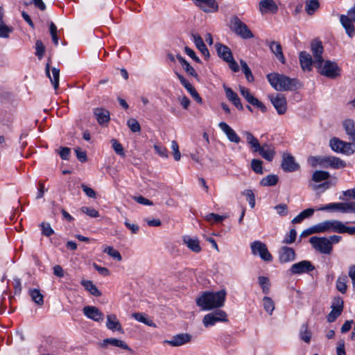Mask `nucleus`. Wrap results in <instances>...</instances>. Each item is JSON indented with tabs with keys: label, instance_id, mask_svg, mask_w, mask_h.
I'll return each instance as SVG.
<instances>
[{
	"label": "nucleus",
	"instance_id": "nucleus-1",
	"mask_svg": "<svg viewBox=\"0 0 355 355\" xmlns=\"http://www.w3.org/2000/svg\"><path fill=\"white\" fill-rule=\"evenodd\" d=\"M226 295L224 289L217 292H205L196 299V304L205 311L218 309L223 306Z\"/></svg>",
	"mask_w": 355,
	"mask_h": 355
},
{
	"label": "nucleus",
	"instance_id": "nucleus-2",
	"mask_svg": "<svg viewBox=\"0 0 355 355\" xmlns=\"http://www.w3.org/2000/svg\"><path fill=\"white\" fill-rule=\"evenodd\" d=\"M267 79L270 85L277 91H292L301 87L297 79L291 78L278 73L268 74Z\"/></svg>",
	"mask_w": 355,
	"mask_h": 355
},
{
	"label": "nucleus",
	"instance_id": "nucleus-3",
	"mask_svg": "<svg viewBox=\"0 0 355 355\" xmlns=\"http://www.w3.org/2000/svg\"><path fill=\"white\" fill-rule=\"evenodd\" d=\"M245 135L246 141L253 152L259 153L267 161L271 162L273 159L275 155L273 147L267 144L261 146L258 139L250 132H245Z\"/></svg>",
	"mask_w": 355,
	"mask_h": 355
},
{
	"label": "nucleus",
	"instance_id": "nucleus-4",
	"mask_svg": "<svg viewBox=\"0 0 355 355\" xmlns=\"http://www.w3.org/2000/svg\"><path fill=\"white\" fill-rule=\"evenodd\" d=\"M320 233L335 232L338 234L347 233L349 235H355V227H348L339 220H326L319 223Z\"/></svg>",
	"mask_w": 355,
	"mask_h": 355
},
{
	"label": "nucleus",
	"instance_id": "nucleus-5",
	"mask_svg": "<svg viewBox=\"0 0 355 355\" xmlns=\"http://www.w3.org/2000/svg\"><path fill=\"white\" fill-rule=\"evenodd\" d=\"M329 146L333 151L346 155H351L355 151L354 144L344 141L337 137L330 139Z\"/></svg>",
	"mask_w": 355,
	"mask_h": 355
},
{
	"label": "nucleus",
	"instance_id": "nucleus-6",
	"mask_svg": "<svg viewBox=\"0 0 355 355\" xmlns=\"http://www.w3.org/2000/svg\"><path fill=\"white\" fill-rule=\"evenodd\" d=\"M319 73L326 77L335 78L340 75V68L335 62L330 60L322 61L320 64H316Z\"/></svg>",
	"mask_w": 355,
	"mask_h": 355
},
{
	"label": "nucleus",
	"instance_id": "nucleus-7",
	"mask_svg": "<svg viewBox=\"0 0 355 355\" xmlns=\"http://www.w3.org/2000/svg\"><path fill=\"white\" fill-rule=\"evenodd\" d=\"M231 28L237 35L243 39H250L254 37L248 26L237 16H234L231 19Z\"/></svg>",
	"mask_w": 355,
	"mask_h": 355
},
{
	"label": "nucleus",
	"instance_id": "nucleus-8",
	"mask_svg": "<svg viewBox=\"0 0 355 355\" xmlns=\"http://www.w3.org/2000/svg\"><path fill=\"white\" fill-rule=\"evenodd\" d=\"M313 247L322 254H329L333 250V246L327 237L312 236L309 240Z\"/></svg>",
	"mask_w": 355,
	"mask_h": 355
},
{
	"label": "nucleus",
	"instance_id": "nucleus-9",
	"mask_svg": "<svg viewBox=\"0 0 355 355\" xmlns=\"http://www.w3.org/2000/svg\"><path fill=\"white\" fill-rule=\"evenodd\" d=\"M250 248L253 255H259L265 261H272V256L268 250L265 243L259 241H255L250 244Z\"/></svg>",
	"mask_w": 355,
	"mask_h": 355
},
{
	"label": "nucleus",
	"instance_id": "nucleus-10",
	"mask_svg": "<svg viewBox=\"0 0 355 355\" xmlns=\"http://www.w3.org/2000/svg\"><path fill=\"white\" fill-rule=\"evenodd\" d=\"M227 321V315L224 311L217 310L205 315L203 318L202 322L205 327H209L214 325L218 322Z\"/></svg>",
	"mask_w": 355,
	"mask_h": 355
},
{
	"label": "nucleus",
	"instance_id": "nucleus-11",
	"mask_svg": "<svg viewBox=\"0 0 355 355\" xmlns=\"http://www.w3.org/2000/svg\"><path fill=\"white\" fill-rule=\"evenodd\" d=\"M281 166L285 172H293L300 167V164L295 162V157L288 153L283 154Z\"/></svg>",
	"mask_w": 355,
	"mask_h": 355
},
{
	"label": "nucleus",
	"instance_id": "nucleus-12",
	"mask_svg": "<svg viewBox=\"0 0 355 355\" xmlns=\"http://www.w3.org/2000/svg\"><path fill=\"white\" fill-rule=\"evenodd\" d=\"M313 270H315V267L310 261L303 260L293 264L290 268V272L293 275H300Z\"/></svg>",
	"mask_w": 355,
	"mask_h": 355
},
{
	"label": "nucleus",
	"instance_id": "nucleus-13",
	"mask_svg": "<svg viewBox=\"0 0 355 355\" xmlns=\"http://www.w3.org/2000/svg\"><path fill=\"white\" fill-rule=\"evenodd\" d=\"M241 94L245 98V99L252 105L255 106L258 109L261 110L262 112H266L267 109L266 107L257 98H255L250 92V90L243 86L239 87Z\"/></svg>",
	"mask_w": 355,
	"mask_h": 355
},
{
	"label": "nucleus",
	"instance_id": "nucleus-14",
	"mask_svg": "<svg viewBox=\"0 0 355 355\" xmlns=\"http://www.w3.org/2000/svg\"><path fill=\"white\" fill-rule=\"evenodd\" d=\"M311 51L314 58V64H320L322 61H324L322 58V53L324 51L322 42L318 39L313 40L311 43Z\"/></svg>",
	"mask_w": 355,
	"mask_h": 355
},
{
	"label": "nucleus",
	"instance_id": "nucleus-15",
	"mask_svg": "<svg viewBox=\"0 0 355 355\" xmlns=\"http://www.w3.org/2000/svg\"><path fill=\"white\" fill-rule=\"evenodd\" d=\"M269 98L279 114H283L287 109V103L283 94H277L275 96H270Z\"/></svg>",
	"mask_w": 355,
	"mask_h": 355
},
{
	"label": "nucleus",
	"instance_id": "nucleus-16",
	"mask_svg": "<svg viewBox=\"0 0 355 355\" xmlns=\"http://www.w3.org/2000/svg\"><path fill=\"white\" fill-rule=\"evenodd\" d=\"M322 167L332 168L334 169L343 168L346 166L345 161L335 156H324V159H322Z\"/></svg>",
	"mask_w": 355,
	"mask_h": 355
},
{
	"label": "nucleus",
	"instance_id": "nucleus-17",
	"mask_svg": "<svg viewBox=\"0 0 355 355\" xmlns=\"http://www.w3.org/2000/svg\"><path fill=\"white\" fill-rule=\"evenodd\" d=\"M83 312L88 318L100 322L103 320V313L96 306H86L83 308Z\"/></svg>",
	"mask_w": 355,
	"mask_h": 355
},
{
	"label": "nucleus",
	"instance_id": "nucleus-18",
	"mask_svg": "<svg viewBox=\"0 0 355 355\" xmlns=\"http://www.w3.org/2000/svg\"><path fill=\"white\" fill-rule=\"evenodd\" d=\"M295 252L291 248L283 246L279 251V259L281 263H288L294 261Z\"/></svg>",
	"mask_w": 355,
	"mask_h": 355
},
{
	"label": "nucleus",
	"instance_id": "nucleus-19",
	"mask_svg": "<svg viewBox=\"0 0 355 355\" xmlns=\"http://www.w3.org/2000/svg\"><path fill=\"white\" fill-rule=\"evenodd\" d=\"M194 3L205 12H216L218 4L215 0H192Z\"/></svg>",
	"mask_w": 355,
	"mask_h": 355
},
{
	"label": "nucleus",
	"instance_id": "nucleus-20",
	"mask_svg": "<svg viewBox=\"0 0 355 355\" xmlns=\"http://www.w3.org/2000/svg\"><path fill=\"white\" fill-rule=\"evenodd\" d=\"M220 128L223 130V132L226 135L227 139L231 142H234L238 144L240 142L241 139L236 132L225 122H220L218 124Z\"/></svg>",
	"mask_w": 355,
	"mask_h": 355
},
{
	"label": "nucleus",
	"instance_id": "nucleus-21",
	"mask_svg": "<svg viewBox=\"0 0 355 355\" xmlns=\"http://www.w3.org/2000/svg\"><path fill=\"white\" fill-rule=\"evenodd\" d=\"M299 60L303 71H311L312 65L314 64V60H313L311 55L309 53L306 51H301L299 54Z\"/></svg>",
	"mask_w": 355,
	"mask_h": 355
},
{
	"label": "nucleus",
	"instance_id": "nucleus-22",
	"mask_svg": "<svg viewBox=\"0 0 355 355\" xmlns=\"http://www.w3.org/2000/svg\"><path fill=\"white\" fill-rule=\"evenodd\" d=\"M51 70V75L49 64H47L45 68L46 74L49 78L55 90H57L59 87L60 69L56 67H52Z\"/></svg>",
	"mask_w": 355,
	"mask_h": 355
},
{
	"label": "nucleus",
	"instance_id": "nucleus-23",
	"mask_svg": "<svg viewBox=\"0 0 355 355\" xmlns=\"http://www.w3.org/2000/svg\"><path fill=\"white\" fill-rule=\"evenodd\" d=\"M191 336L188 334H180L174 336L171 340L166 343L171 346L178 347L184 345L191 340Z\"/></svg>",
	"mask_w": 355,
	"mask_h": 355
},
{
	"label": "nucleus",
	"instance_id": "nucleus-24",
	"mask_svg": "<svg viewBox=\"0 0 355 355\" xmlns=\"http://www.w3.org/2000/svg\"><path fill=\"white\" fill-rule=\"evenodd\" d=\"M183 242L191 251L198 253L201 251L200 241L197 237L186 235L183 236Z\"/></svg>",
	"mask_w": 355,
	"mask_h": 355
},
{
	"label": "nucleus",
	"instance_id": "nucleus-25",
	"mask_svg": "<svg viewBox=\"0 0 355 355\" xmlns=\"http://www.w3.org/2000/svg\"><path fill=\"white\" fill-rule=\"evenodd\" d=\"M106 327L111 331H118L123 333L121 323L115 314H110L107 315Z\"/></svg>",
	"mask_w": 355,
	"mask_h": 355
},
{
	"label": "nucleus",
	"instance_id": "nucleus-26",
	"mask_svg": "<svg viewBox=\"0 0 355 355\" xmlns=\"http://www.w3.org/2000/svg\"><path fill=\"white\" fill-rule=\"evenodd\" d=\"M268 46L270 51L274 53L275 57L282 63L284 64L286 62L284 55L282 51V47L279 42L275 41H271L268 42Z\"/></svg>",
	"mask_w": 355,
	"mask_h": 355
},
{
	"label": "nucleus",
	"instance_id": "nucleus-27",
	"mask_svg": "<svg viewBox=\"0 0 355 355\" xmlns=\"http://www.w3.org/2000/svg\"><path fill=\"white\" fill-rule=\"evenodd\" d=\"M94 114L100 125H103L104 123H108L110 119L109 111L104 108H95L94 110Z\"/></svg>",
	"mask_w": 355,
	"mask_h": 355
},
{
	"label": "nucleus",
	"instance_id": "nucleus-28",
	"mask_svg": "<svg viewBox=\"0 0 355 355\" xmlns=\"http://www.w3.org/2000/svg\"><path fill=\"white\" fill-rule=\"evenodd\" d=\"M107 345H111L115 347H118L119 348H121L123 349H125L129 351L130 353H133V351L131 348L128 347V345L126 344V343L122 340H119L117 338H106L104 339L103 341V347H106Z\"/></svg>",
	"mask_w": 355,
	"mask_h": 355
},
{
	"label": "nucleus",
	"instance_id": "nucleus-29",
	"mask_svg": "<svg viewBox=\"0 0 355 355\" xmlns=\"http://www.w3.org/2000/svg\"><path fill=\"white\" fill-rule=\"evenodd\" d=\"M224 89L228 100L231 101L239 110H243V107L237 94L230 87H224Z\"/></svg>",
	"mask_w": 355,
	"mask_h": 355
},
{
	"label": "nucleus",
	"instance_id": "nucleus-30",
	"mask_svg": "<svg viewBox=\"0 0 355 355\" xmlns=\"http://www.w3.org/2000/svg\"><path fill=\"white\" fill-rule=\"evenodd\" d=\"M192 38L197 49L202 53V54L205 56V58H209V52L206 45L205 44L202 37L198 34H193Z\"/></svg>",
	"mask_w": 355,
	"mask_h": 355
},
{
	"label": "nucleus",
	"instance_id": "nucleus-31",
	"mask_svg": "<svg viewBox=\"0 0 355 355\" xmlns=\"http://www.w3.org/2000/svg\"><path fill=\"white\" fill-rule=\"evenodd\" d=\"M345 202H332L317 209L318 211H339L345 213Z\"/></svg>",
	"mask_w": 355,
	"mask_h": 355
},
{
	"label": "nucleus",
	"instance_id": "nucleus-32",
	"mask_svg": "<svg viewBox=\"0 0 355 355\" xmlns=\"http://www.w3.org/2000/svg\"><path fill=\"white\" fill-rule=\"evenodd\" d=\"M216 48L218 56L223 58L225 62L233 57L232 51L228 46L221 44H216Z\"/></svg>",
	"mask_w": 355,
	"mask_h": 355
},
{
	"label": "nucleus",
	"instance_id": "nucleus-33",
	"mask_svg": "<svg viewBox=\"0 0 355 355\" xmlns=\"http://www.w3.org/2000/svg\"><path fill=\"white\" fill-rule=\"evenodd\" d=\"M259 10L261 13L268 11L276 12L277 6L273 0H261L259 2Z\"/></svg>",
	"mask_w": 355,
	"mask_h": 355
},
{
	"label": "nucleus",
	"instance_id": "nucleus-34",
	"mask_svg": "<svg viewBox=\"0 0 355 355\" xmlns=\"http://www.w3.org/2000/svg\"><path fill=\"white\" fill-rule=\"evenodd\" d=\"M176 57L185 72L189 76L197 78L198 76L193 67L180 55H177Z\"/></svg>",
	"mask_w": 355,
	"mask_h": 355
},
{
	"label": "nucleus",
	"instance_id": "nucleus-35",
	"mask_svg": "<svg viewBox=\"0 0 355 355\" xmlns=\"http://www.w3.org/2000/svg\"><path fill=\"white\" fill-rule=\"evenodd\" d=\"M300 338L302 340L309 344L311 342L312 333L309 329L307 324H304L302 325L300 332H299Z\"/></svg>",
	"mask_w": 355,
	"mask_h": 355
},
{
	"label": "nucleus",
	"instance_id": "nucleus-36",
	"mask_svg": "<svg viewBox=\"0 0 355 355\" xmlns=\"http://www.w3.org/2000/svg\"><path fill=\"white\" fill-rule=\"evenodd\" d=\"M81 284L85 287V288L88 291L90 294L94 296L99 297L101 295V293L97 288V287L93 284L92 281L89 280H82Z\"/></svg>",
	"mask_w": 355,
	"mask_h": 355
},
{
	"label": "nucleus",
	"instance_id": "nucleus-37",
	"mask_svg": "<svg viewBox=\"0 0 355 355\" xmlns=\"http://www.w3.org/2000/svg\"><path fill=\"white\" fill-rule=\"evenodd\" d=\"M348 278L346 275L343 274L340 275L336 280V288L341 293H345L347 289V282Z\"/></svg>",
	"mask_w": 355,
	"mask_h": 355
},
{
	"label": "nucleus",
	"instance_id": "nucleus-38",
	"mask_svg": "<svg viewBox=\"0 0 355 355\" xmlns=\"http://www.w3.org/2000/svg\"><path fill=\"white\" fill-rule=\"evenodd\" d=\"M258 282L264 294H269L270 291V282L268 277L264 276H259L258 277Z\"/></svg>",
	"mask_w": 355,
	"mask_h": 355
},
{
	"label": "nucleus",
	"instance_id": "nucleus-39",
	"mask_svg": "<svg viewBox=\"0 0 355 355\" xmlns=\"http://www.w3.org/2000/svg\"><path fill=\"white\" fill-rule=\"evenodd\" d=\"M330 174L324 171H316L312 175L311 180L315 182H320L329 178Z\"/></svg>",
	"mask_w": 355,
	"mask_h": 355
},
{
	"label": "nucleus",
	"instance_id": "nucleus-40",
	"mask_svg": "<svg viewBox=\"0 0 355 355\" xmlns=\"http://www.w3.org/2000/svg\"><path fill=\"white\" fill-rule=\"evenodd\" d=\"M29 295L32 300L38 305H42L44 303V297L38 289H30Z\"/></svg>",
	"mask_w": 355,
	"mask_h": 355
},
{
	"label": "nucleus",
	"instance_id": "nucleus-41",
	"mask_svg": "<svg viewBox=\"0 0 355 355\" xmlns=\"http://www.w3.org/2000/svg\"><path fill=\"white\" fill-rule=\"evenodd\" d=\"M343 128L349 138L355 133V123L352 119H346L343 123Z\"/></svg>",
	"mask_w": 355,
	"mask_h": 355
},
{
	"label": "nucleus",
	"instance_id": "nucleus-42",
	"mask_svg": "<svg viewBox=\"0 0 355 355\" xmlns=\"http://www.w3.org/2000/svg\"><path fill=\"white\" fill-rule=\"evenodd\" d=\"M13 28L11 26H7L3 21V19H0V37L8 38L10 34L12 33Z\"/></svg>",
	"mask_w": 355,
	"mask_h": 355
},
{
	"label": "nucleus",
	"instance_id": "nucleus-43",
	"mask_svg": "<svg viewBox=\"0 0 355 355\" xmlns=\"http://www.w3.org/2000/svg\"><path fill=\"white\" fill-rule=\"evenodd\" d=\"M278 182V177L276 175H268L262 178L260 182L261 185L263 187L275 186Z\"/></svg>",
	"mask_w": 355,
	"mask_h": 355
},
{
	"label": "nucleus",
	"instance_id": "nucleus-44",
	"mask_svg": "<svg viewBox=\"0 0 355 355\" xmlns=\"http://www.w3.org/2000/svg\"><path fill=\"white\" fill-rule=\"evenodd\" d=\"M263 306L269 315H272L275 309V302L270 297L266 296L263 298Z\"/></svg>",
	"mask_w": 355,
	"mask_h": 355
},
{
	"label": "nucleus",
	"instance_id": "nucleus-45",
	"mask_svg": "<svg viewBox=\"0 0 355 355\" xmlns=\"http://www.w3.org/2000/svg\"><path fill=\"white\" fill-rule=\"evenodd\" d=\"M240 63H241L242 71L244 73L247 80L248 82H253L254 76L252 75V73L250 69L249 68L248 65L247 64V63L243 60H241Z\"/></svg>",
	"mask_w": 355,
	"mask_h": 355
},
{
	"label": "nucleus",
	"instance_id": "nucleus-46",
	"mask_svg": "<svg viewBox=\"0 0 355 355\" xmlns=\"http://www.w3.org/2000/svg\"><path fill=\"white\" fill-rule=\"evenodd\" d=\"M319 8V2L318 0H311L306 3L305 10L306 12L311 15Z\"/></svg>",
	"mask_w": 355,
	"mask_h": 355
},
{
	"label": "nucleus",
	"instance_id": "nucleus-47",
	"mask_svg": "<svg viewBox=\"0 0 355 355\" xmlns=\"http://www.w3.org/2000/svg\"><path fill=\"white\" fill-rule=\"evenodd\" d=\"M103 252L107 253L111 257L116 259L117 261H121L122 259V257L119 252L111 246L105 247L103 250Z\"/></svg>",
	"mask_w": 355,
	"mask_h": 355
},
{
	"label": "nucleus",
	"instance_id": "nucleus-48",
	"mask_svg": "<svg viewBox=\"0 0 355 355\" xmlns=\"http://www.w3.org/2000/svg\"><path fill=\"white\" fill-rule=\"evenodd\" d=\"M313 234H320L319 223H317L308 229L304 230L300 234L301 237H306Z\"/></svg>",
	"mask_w": 355,
	"mask_h": 355
},
{
	"label": "nucleus",
	"instance_id": "nucleus-49",
	"mask_svg": "<svg viewBox=\"0 0 355 355\" xmlns=\"http://www.w3.org/2000/svg\"><path fill=\"white\" fill-rule=\"evenodd\" d=\"M263 162L260 159H253L251 161V168L257 174H263Z\"/></svg>",
	"mask_w": 355,
	"mask_h": 355
},
{
	"label": "nucleus",
	"instance_id": "nucleus-50",
	"mask_svg": "<svg viewBox=\"0 0 355 355\" xmlns=\"http://www.w3.org/2000/svg\"><path fill=\"white\" fill-rule=\"evenodd\" d=\"M225 218H226V216H220V215L216 214L214 213L208 214L205 217V218L207 221L211 222V223H218L223 221Z\"/></svg>",
	"mask_w": 355,
	"mask_h": 355
},
{
	"label": "nucleus",
	"instance_id": "nucleus-51",
	"mask_svg": "<svg viewBox=\"0 0 355 355\" xmlns=\"http://www.w3.org/2000/svg\"><path fill=\"white\" fill-rule=\"evenodd\" d=\"M127 125L133 132H139L141 131L140 125L137 120L135 119L131 118L128 119L127 121Z\"/></svg>",
	"mask_w": 355,
	"mask_h": 355
},
{
	"label": "nucleus",
	"instance_id": "nucleus-52",
	"mask_svg": "<svg viewBox=\"0 0 355 355\" xmlns=\"http://www.w3.org/2000/svg\"><path fill=\"white\" fill-rule=\"evenodd\" d=\"M297 232L295 229H291L288 234H286L282 241L285 244H291L296 239Z\"/></svg>",
	"mask_w": 355,
	"mask_h": 355
},
{
	"label": "nucleus",
	"instance_id": "nucleus-53",
	"mask_svg": "<svg viewBox=\"0 0 355 355\" xmlns=\"http://www.w3.org/2000/svg\"><path fill=\"white\" fill-rule=\"evenodd\" d=\"M111 143H112V146L113 149L114 150V151L116 152V153L121 156L124 157L125 156L124 149H123L122 145L116 139H114L111 140Z\"/></svg>",
	"mask_w": 355,
	"mask_h": 355
},
{
	"label": "nucleus",
	"instance_id": "nucleus-54",
	"mask_svg": "<svg viewBox=\"0 0 355 355\" xmlns=\"http://www.w3.org/2000/svg\"><path fill=\"white\" fill-rule=\"evenodd\" d=\"M80 211L92 218H96L99 216L98 211L93 207H82Z\"/></svg>",
	"mask_w": 355,
	"mask_h": 355
},
{
	"label": "nucleus",
	"instance_id": "nucleus-55",
	"mask_svg": "<svg viewBox=\"0 0 355 355\" xmlns=\"http://www.w3.org/2000/svg\"><path fill=\"white\" fill-rule=\"evenodd\" d=\"M35 49L36 55L39 58V59H41L44 56L45 52V47L41 40L36 41Z\"/></svg>",
	"mask_w": 355,
	"mask_h": 355
},
{
	"label": "nucleus",
	"instance_id": "nucleus-56",
	"mask_svg": "<svg viewBox=\"0 0 355 355\" xmlns=\"http://www.w3.org/2000/svg\"><path fill=\"white\" fill-rule=\"evenodd\" d=\"M42 232L46 236H50L54 234L53 230L51 228L49 223H42L40 225Z\"/></svg>",
	"mask_w": 355,
	"mask_h": 355
},
{
	"label": "nucleus",
	"instance_id": "nucleus-57",
	"mask_svg": "<svg viewBox=\"0 0 355 355\" xmlns=\"http://www.w3.org/2000/svg\"><path fill=\"white\" fill-rule=\"evenodd\" d=\"M343 311L337 309H331V312L328 314L327 320L329 322H334L338 316L342 313Z\"/></svg>",
	"mask_w": 355,
	"mask_h": 355
},
{
	"label": "nucleus",
	"instance_id": "nucleus-58",
	"mask_svg": "<svg viewBox=\"0 0 355 355\" xmlns=\"http://www.w3.org/2000/svg\"><path fill=\"white\" fill-rule=\"evenodd\" d=\"M243 194L246 197L247 200L249 202V205L251 208H253L255 205V198L252 190L246 189L243 192Z\"/></svg>",
	"mask_w": 355,
	"mask_h": 355
},
{
	"label": "nucleus",
	"instance_id": "nucleus-59",
	"mask_svg": "<svg viewBox=\"0 0 355 355\" xmlns=\"http://www.w3.org/2000/svg\"><path fill=\"white\" fill-rule=\"evenodd\" d=\"M132 316L137 321L143 322L148 326H152L153 322L151 320H149L147 318L145 317L144 315L140 313H135L132 314Z\"/></svg>",
	"mask_w": 355,
	"mask_h": 355
},
{
	"label": "nucleus",
	"instance_id": "nucleus-60",
	"mask_svg": "<svg viewBox=\"0 0 355 355\" xmlns=\"http://www.w3.org/2000/svg\"><path fill=\"white\" fill-rule=\"evenodd\" d=\"M171 148L175 160L179 161L181 158V153L179 150V146L176 141L173 140L171 141Z\"/></svg>",
	"mask_w": 355,
	"mask_h": 355
},
{
	"label": "nucleus",
	"instance_id": "nucleus-61",
	"mask_svg": "<svg viewBox=\"0 0 355 355\" xmlns=\"http://www.w3.org/2000/svg\"><path fill=\"white\" fill-rule=\"evenodd\" d=\"M344 306L343 300L340 297H336L334 298L331 304V309H337L343 311Z\"/></svg>",
	"mask_w": 355,
	"mask_h": 355
},
{
	"label": "nucleus",
	"instance_id": "nucleus-62",
	"mask_svg": "<svg viewBox=\"0 0 355 355\" xmlns=\"http://www.w3.org/2000/svg\"><path fill=\"white\" fill-rule=\"evenodd\" d=\"M154 149L156 153H157L160 157L164 158L168 157V151L164 146L159 145H154Z\"/></svg>",
	"mask_w": 355,
	"mask_h": 355
},
{
	"label": "nucleus",
	"instance_id": "nucleus-63",
	"mask_svg": "<svg viewBox=\"0 0 355 355\" xmlns=\"http://www.w3.org/2000/svg\"><path fill=\"white\" fill-rule=\"evenodd\" d=\"M75 153L78 159L81 162H85L87 161V154L85 151L82 150L80 148L75 149Z\"/></svg>",
	"mask_w": 355,
	"mask_h": 355
},
{
	"label": "nucleus",
	"instance_id": "nucleus-64",
	"mask_svg": "<svg viewBox=\"0 0 355 355\" xmlns=\"http://www.w3.org/2000/svg\"><path fill=\"white\" fill-rule=\"evenodd\" d=\"M275 209L280 216H286L288 214V207L285 204H279L275 207Z\"/></svg>",
	"mask_w": 355,
	"mask_h": 355
}]
</instances>
